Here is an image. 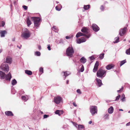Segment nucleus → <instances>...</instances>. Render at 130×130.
I'll list each match as a JSON object with an SVG mask.
<instances>
[{
	"mask_svg": "<svg viewBox=\"0 0 130 130\" xmlns=\"http://www.w3.org/2000/svg\"><path fill=\"white\" fill-rule=\"evenodd\" d=\"M123 87H122V88L120 90L117 91V92H120L123 91Z\"/></svg>",
	"mask_w": 130,
	"mask_h": 130,
	"instance_id": "39",
	"label": "nucleus"
},
{
	"mask_svg": "<svg viewBox=\"0 0 130 130\" xmlns=\"http://www.w3.org/2000/svg\"><path fill=\"white\" fill-rule=\"evenodd\" d=\"M108 114H106V115H105V117L106 118V119L108 117Z\"/></svg>",
	"mask_w": 130,
	"mask_h": 130,
	"instance_id": "54",
	"label": "nucleus"
},
{
	"mask_svg": "<svg viewBox=\"0 0 130 130\" xmlns=\"http://www.w3.org/2000/svg\"><path fill=\"white\" fill-rule=\"evenodd\" d=\"M60 113L61 114V115L63 113V111L61 110H60Z\"/></svg>",
	"mask_w": 130,
	"mask_h": 130,
	"instance_id": "51",
	"label": "nucleus"
},
{
	"mask_svg": "<svg viewBox=\"0 0 130 130\" xmlns=\"http://www.w3.org/2000/svg\"><path fill=\"white\" fill-rule=\"evenodd\" d=\"M119 111H123V110L122 109H119Z\"/></svg>",
	"mask_w": 130,
	"mask_h": 130,
	"instance_id": "58",
	"label": "nucleus"
},
{
	"mask_svg": "<svg viewBox=\"0 0 130 130\" xmlns=\"http://www.w3.org/2000/svg\"><path fill=\"white\" fill-rule=\"evenodd\" d=\"M120 97V95H119L117 96L116 98V100L117 101V100H118L119 99Z\"/></svg>",
	"mask_w": 130,
	"mask_h": 130,
	"instance_id": "42",
	"label": "nucleus"
},
{
	"mask_svg": "<svg viewBox=\"0 0 130 130\" xmlns=\"http://www.w3.org/2000/svg\"><path fill=\"white\" fill-rule=\"evenodd\" d=\"M25 72L26 74L29 75H31L32 74V72L30 70H25Z\"/></svg>",
	"mask_w": 130,
	"mask_h": 130,
	"instance_id": "22",
	"label": "nucleus"
},
{
	"mask_svg": "<svg viewBox=\"0 0 130 130\" xmlns=\"http://www.w3.org/2000/svg\"><path fill=\"white\" fill-rule=\"evenodd\" d=\"M2 25L3 27L4 26L5 24V22L4 21H3L2 22Z\"/></svg>",
	"mask_w": 130,
	"mask_h": 130,
	"instance_id": "46",
	"label": "nucleus"
},
{
	"mask_svg": "<svg viewBox=\"0 0 130 130\" xmlns=\"http://www.w3.org/2000/svg\"><path fill=\"white\" fill-rule=\"evenodd\" d=\"M127 28L126 27H125L121 29L119 32L120 35L121 36H123L126 33Z\"/></svg>",
	"mask_w": 130,
	"mask_h": 130,
	"instance_id": "9",
	"label": "nucleus"
},
{
	"mask_svg": "<svg viewBox=\"0 0 130 130\" xmlns=\"http://www.w3.org/2000/svg\"><path fill=\"white\" fill-rule=\"evenodd\" d=\"M105 7L103 5H101L100 7V9L102 11H103L104 10Z\"/></svg>",
	"mask_w": 130,
	"mask_h": 130,
	"instance_id": "36",
	"label": "nucleus"
},
{
	"mask_svg": "<svg viewBox=\"0 0 130 130\" xmlns=\"http://www.w3.org/2000/svg\"><path fill=\"white\" fill-rule=\"evenodd\" d=\"M86 39L84 38H81L77 40V42L78 43H82L85 42Z\"/></svg>",
	"mask_w": 130,
	"mask_h": 130,
	"instance_id": "13",
	"label": "nucleus"
},
{
	"mask_svg": "<svg viewBox=\"0 0 130 130\" xmlns=\"http://www.w3.org/2000/svg\"><path fill=\"white\" fill-rule=\"evenodd\" d=\"M99 65V63L98 61H96L93 70V71L94 72H95L97 71L98 66Z\"/></svg>",
	"mask_w": 130,
	"mask_h": 130,
	"instance_id": "11",
	"label": "nucleus"
},
{
	"mask_svg": "<svg viewBox=\"0 0 130 130\" xmlns=\"http://www.w3.org/2000/svg\"><path fill=\"white\" fill-rule=\"evenodd\" d=\"M30 36V34L28 31L24 32L22 33L21 37L25 39L29 38Z\"/></svg>",
	"mask_w": 130,
	"mask_h": 130,
	"instance_id": "8",
	"label": "nucleus"
},
{
	"mask_svg": "<svg viewBox=\"0 0 130 130\" xmlns=\"http://www.w3.org/2000/svg\"><path fill=\"white\" fill-rule=\"evenodd\" d=\"M16 3V2L15 1L14 2V4H15V3Z\"/></svg>",
	"mask_w": 130,
	"mask_h": 130,
	"instance_id": "59",
	"label": "nucleus"
},
{
	"mask_svg": "<svg viewBox=\"0 0 130 130\" xmlns=\"http://www.w3.org/2000/svg\"><path fill=\"white\" fill-rule=\"evenodd\" d=\"M126 53L127 54L130 55V47L126 50Z\"/></svg>",
	"mask_w": 130,
	"mask_h": 130,
	"instance_id": "32",
	"label": "nucleus"
},
{
	"mask_svg": "<svg viewBox=\"0 0 130 130\" xmlns=\"http://www.w3.org/2000/svg\"><path fill=\"white\" fill-rule=\"evenodd\" d=\"M126 60H124L121 61L120 66H122L123 64L126 62Z\"/></svg>",
	"mask_w": 130,
	"mask_h": 130,
	"instance_id": "29",
	"label": "nucleus"
},
{
	"mask_svg": "<svg viewBox=\"0 0 130 130\" xmlns=\"http://www.w3.org/2000/svg\"><path fill=\"white\" fill-rule=\"evenodd\" d=\"M119 37H117L115 39V41H113L114 43H116L119 41Z\"/></svg>",
	"mask_w": 130,
	"mask_h": 130,
	"instance_id": "26",
	"label": "nucleus"
},
{
	"mask_svg": "<svg viewBox=\"0 0 130 130\" xmlns=\"http://www.w3.org/2000/svg\"><path fill=\"white\" fill-rule=\"evenodd\" d=\"M31 22L28 18H27V23L28 26H29L31 24Z\"/></svg>",
	"mask_w": 130,
	"mask_h": 130,
	"instance_id": "23",
	"label": "nucleus"
},
{
	"mask_svg": "<svg viewBox=\"0 0 130 130\" xmlns=\"http://www.w3.org/2000/svg\"><path fill=\"white\" fill-rule=\"evenodd\" d=\"M47 48L48 50H51V47L50 45H48Z\"/></svg>",
	"mask_w": 130,
	"mask_h": 130,
	"instance_id": "47",
	"label": "nucleus"
},
{
	"mask_svg": "<svg viewBox=\"0 0 130 130\" xmlns=\"http://www.w3.org/2000/svg\"><path fill=\"white\" fill-rule=\"evenodd\" d=\"M85 34L84 33H82L80 32H78L76 35V38H78L81 36H84Z\"/></svg>",
	"mask_w": 130,
	"mask_h": 130,
	"instance_id": "20",
	"label": "nucleus"
},
{
	"mask_svg": "<svg viewBox=\"0 0 130 130\" xmlns=\"http://www.w3.org/2000/svg\"><path fill=\"white\" fill-rule=\"evenodd\" d=\"M104 53L101 54L99 57L101 59H103L104 58Z\"/></svg>",
	"mask_w": 130,
	"mask_h": 130,
	"instance_id": "33",
	"label": "nucleus"
},
{
	"mask_svg": "<svg viewBox=\"0 0 130 130\" xmlns=\"http://www.w3.org/2000/svg\"><path fill=\"white\" fill-rule=\"evenodd\" d=\"M70 38V37L69 36H66V39H69Z\"/></svg>",
	"mask_w": 130,
	"mask_h": 130,
	"instance_id": "53",
	"label": "nucleus"
},
{
	"mask_svg": "<svg viewBox=\"0 0 130 130\" xmlns=\"http://www.w3.org/2000/svg\"><path fill=\"white\" fill-rule=\"evenodd\" d=\"M17 83V82L15 79H13L12 81V85H15Z\"/></svg>",
	"mask_w": 130,
	"mask_h": 130,
	"instance_id": "30",
	"label": "nucleus"
},
{
	"mask_svg": "<svg viewBox=\"0 0 130 130\" xmlns=\"http://www.w3.org/2000/svg\"><path fill=\"white\" fill-rule=\"evenodd\" d=\"M128 112H129V113H130V111H129Z\"/></svg>",
	"mask_w": 130,
	"mask_h": 130,
	"instance_id": "62",
	"label": "nucleus"
},
{
	"mask_svg": "<svg viewBox=\"0 0 130 130\" xmlns=\"http://www.w3.org/2000/svg\"><path fill=\"white\" fill-rule=\"evenodd\" d=\"M121 100L122 101H123L125 100V97L124 96H122L121 97Z\"/></svg>",
	"mask_w": 130,
	"mask_h": 130,
	"instance_id": "40",
	"label": "nucleus"
},
{
	"mask_svg": "<svg viewBox=\"0 0 130 130\" xmlns=\"http://www.w3.org/2000/svg\"><path fill=\"white\" fill-rule=\"evenodd\" d=\"M62 72L64 73L63 75L65 76L64 79H65L66 78V77L68 76L69 75L67 73V72Z\"/></svg>",
	"mask_w": 130,
	"mask_h": 130,
	"instance_id": "35",
	"label": "nucleus"
},
{
	"mask_svg": "<svg viewBox=\"0 0 130 130\" xmlns=\"http://www.w3.org/2000/svg\"><path fill=\"white\" fill-rule=\"evenodd\" d=\"M39 71L41 73V74L43 72V69L42 67H41L39 69Z\"/></svg>",
	"mask_w": 130,
	"mask_h": 130,
	"instance_id": "34",
	"label": "nucleus"
},
{
	"mask_svg": "<svg viewBox=\"0 0 130 130\" xmlns=\"http://www.w3.org/2000/svg\"><path fill=\"white\" fill-rule=\"evenodd\" d=\"M52 29L55 32H57L58 30V29L56 28V27L54 26L53 27Z\"/></svg>",
	"mask_w": 130,
	"mask_h": 130,
	"instance_id": "28",
	"label": "nucleus"
},
{
	"mask_svg": "<svg viewBox=\"0 0 130 130\" xmlns=\"http://www.w3.org/2000/svg\"><path fill=\"white\" fill-rule=\"evenodd\" d=\"M80 61L81 63H84L86 61V59L84 57H83L80 59Z\"/></svg>",
	"mask_w": 130,
	"mask_h": 130,
	"instance_id": "19",
	"label": "nucleus"
},
{
	"mask_svg": "<svg viewBox=\"0 0 130 130\" xmlns=\"http://www.w3.org/2000/svg\"><path fill=\"white\" fill-rule=\"evenodd\" d=\"M90 112L92 115H94L97 112V107L95 106H91L90 107Z\"/></svg>",
	"mask_w": 130,
	"mask_h": 130,
	"instance_id": "7",
	"label": "nucleus"
},
{
	"mask_svg": "<svg viewBox=\"0 0 130 130\" xmlns=\"http://www.w3.org/2000/svg\"><path fill=\"white\" fill-rule=\"evenodd\" d=\"M21 98L22 99L25 101H26L28 99V97L25 96H22Z\"/></svg>",
	"mask_w": 130,
	"mask_h": 130,
	"instance_id": "27",
	"label": "nucleus"
},
{
	"mask_svg": "<svg viewBox=\"0 0 130 130\" xmlns=\"http://www.w3.org/2000/svg\"><path fill=\"white\" fill-rule=\"evenodd\" d=\"M81 31L83 33L85 34V36L87 38H89L91 36L89 32V30L88 28L86 27H83L81 30Z\"/></svg>",
	"mask_w": 130,
	"mask_h": 130,
	"instance_id": "3",
	"label": "nucleus"
},
{
	"mask_svg": "<svg viewBox=\"0 0 130 130\" xmlns=\"http://www.w3.org/2000/svg\"><path fill=\"white\" fill-rule=\"evenodd\" d=\"M130 125V122L126 124V126H129Z\"/></svg>",
	"mask_w": 130,
	"mask_h": 130,
	"instance_id": "52",
	"label": "nucleus"
},
{
	"mask_svg": "<svg viewBox=\"0 0 130 130\" xmlns=\"http://www.w3.org/2000/svg\"><path fill=\"white\" fill-rule=\"evenodd\" d=\"M23 7L25 10H27V7L26 6L24 5L23 6Z\"/></svg>",
	"mask_w": 130,
	"mask_h": 130,
	"instance_id": "44",
	"label": "nucleus"
},
{
	"mask_svg": "<svg viewBox=\"0 0 130 130\" xmlns=\"http://www.w3.org/2000/svg\"><path fill=\"white\" fill-rule=\"evenodd\" d=\"M2 130V129H1V130Z\"/></svg>",
	"mask_w": 130,
	"mask_h": 130,
	"instance_id": "64",
	"label": "nucleus"
},
{
	"mask_svg": "<svg viewBox=\"0 0 130 130\" xmlns=\"http://www.w3.org/2000/svg\"><path fill=\"white\" fill-rule=\"evenodd\" d=\"M36 55L38 56H39L40 55V53L39 52L37 51L35 52Z\"/></svg>",
	"mask_w": 130,
	"mask_h": 130,
	"instance_id": "38",
	"label": "nucleus"
},
{
	"mask_svg": "<svg viewBox=\"0 0 130 130\" xmlns=\"http://www.w3.org/2000/svg\"><path fill=\"white\" fill-rule=\"evenodd\" d=\"M56 3H57V4H58V3H59V2H57V1L56 2Z\"/></svg>",
	"mask_w": 130,
	"mask_h": 130,
	"instance_id": "61",
	"label": "nucleus"
},
{
	"mask_svg": "<svg viewBox=\"0 0 130 130\" xmlns=\"http://www.w3.org/2000/svg\"><path fill=\"white\" fill-rule=\"evenodd\" d=\"M90 58L91 60H93L94 59V58L93 56H92L90 57Z\"/></svg>",
	"mask_w": 130,
	"mask_h": 130,
	"instance_id": "45",
	"label": "nucleus"
},
{
	"mask_svg": "<svg viewBox=\"0 0 130 130\" xmlns=\"http://www.w3.org/2000/svg\"><path fill=\"white\" fill-rule=\"evenodd\" d=\"M74 125L76 127H77V124L75 122H73V123Z\"/></svg>",
	"mask_w": 130,
	"mask_h": 130,
	"instance_id": "50",
	"label": "nucleus"
},
{
	"mask_svg": "<svg viewBox=\"0 0 130 130\" xmlns=\"http://www.w3.org/2000/svg\"><path fill=\"white\" fill-rule=\"evenodd\" d=\"M7 31L5 30L2 31L0 32L1 36V37H3L5 36V35L7 34Z\"/></svg>",
	"mask_w": 130,
	"mask_h": 130,
	"instance_id": "17",
	"label": "nucleus"
},
{
	"mask_svg": "<svg viewBox=\"0 0 130 130\" xmlns=\"http://www.w3.org/2000/svg\"><path fill=\"white\" fill-rule=\"evenodd\" d=\"M38 48L39 49V50H41V47L40 45H38Z\"/></svg>",
	"mask_w": 130,
	"mask_h": 130,
	"instance_id": "55",
	"label": "nucleus"
},
{
	"mask_svg": "<svg viewBox=\"0 0 130 130\" xmlns=\"http://www.w3.org/2000/svg\"><path fill=\"white\" fill-rule=\"evenodd\" d=\"M92 28L93 30L96 32L98 31L100 29L99 27L95 24H93Z\"/></svg>",
	"mask_w": 130,
	"mask_h": 130,
	"instance_id": "12",
	"label": "nucleus"
},
{
	"mask_svg": "<svg viewBox=\"0 0 130 130\" xmlns=\"http://www.w3.org/2000/svg\"><path fill=\"white\" fill-rule=\"evenodd\" d=\"M5 114L8 116H13V114L11 111H7L5 112Z\"/></svg>",
	"mask_w": 130,
	"mask_h": 130,
	"instance_id": "16",
	"label": "nucleus"
},
{
	"mask_svg": "<svg viewBox=\"0 0 130 130\" xmlns=\"http://www.w3.org/2000/svg\"><path fill=\"white\" fill-rule=\"evenodd\" d=\"M82 67H83V66ZM84 67H83V68L82 67L80 69V71L81 72H83L84 71Z\"/></svg>",
	"mask_w": 130,
	"mask_h": 130,
	"instance_id": "48",
	"label": "nucleus"
},
{
	"mask_svg": "<svg viewBox=\"0 0 130 130\" xmlns=\"http://www.w3.org/2000/svg\"><path fill=\"white\" fill-rule=\"evenodd\" d=\"M69 80H67L66 82L67 84H68L69 83Z\"/></svg>",
	"mask_w": 130,
	"mask_h": 130,
	"instance_id": "57",
	"label": "nucleus"
},
{
	"mask_svg": "<svg viewBox=\"0 0 130 130\" xmlns=\"http://www.w3.org/2000/svg\"><path fill=\"white\" fill-rule=\"evenodd\" d=\"M114 66L115 65L113 64H109L106 67V68L107 70H109L113 68Z\"/></svg>",
	"mask_w": 130,
	"mask_h": 130,
	"instance_id": "15",
	"label": "nucleus"
},
{
	"mask_svg": "<svg viewBox=\"0 0 130 130\" xmlns=\"http://www.w3.org/2000/svg\"><path fill=\"white\" fill-rule=\"evenodd\" d=\"M92 123V121H90L89 122V124H91Z\"/></svg>",
	"mask_w": 130,
	"mask_h": 130,
	"instance_id": "56",
	"label": "nucleus"
},
{
	"mask_svg": "<svg viewBox=\"0 0 130 130\" xmlns=\"http://www.w3.org/2000/svg\"><path fill=\"white\" fill-rule=\"evenodd\" d=\"M56 10H58V11H59L61 9V8H60L59 6H57L56 7Z\"/></svg>",
	"mask_w": 130,
	"mask_h": 130,
	"instance_id": "37",
	"label": "nucleus"
},
{
	"mask_svg": "<svg viewBox=\"0 0 130 130\" xmlns=\"http://www.w3.org/2000/svg\"><path fill=\"white\" fill-rule=\"evenodd\" d=\"M61 100V97L58 96L54 98V102L57 104L60 103Z\"/></svg>",
	"mask_w": 130,
	"mask_h": 130,
	"instance_id": "10",
	"label": "nucleus"
},
{
	"mask_svg": "<svg viewBox=\"0 0 130 130\" xmlns=\"http://www.w3.org/2000/svg\"><path fill=\"white\" fill-rule=\"evenodd\" d=\"M90 7V5H84V8L85 10H87Z\"/></svg>",
	"mask_w": 130,
	"mask_h": 130,
	"instance_id": "24",
	"label": "nucleus"
},
{
	"mask_svg": "<svg viewBox=\"0 0 130 130\" xmlns=\"http://www.w3.org/2000/svg\"><path fill=\"white\" fill-rule=\"evenodd\" d=\"M55 114H58L60 116L61 115V114L60 113V110H56L55 112Z\"/></svg>",
	"mask_w": 130,
	"mask_h": 130,
	"instance_id": "31",
	"label": "nucleus"
},
{
	"mask_svg": "<svg viewBox=\"0 0 130 130\" xmlns=\"http://www.w3.org/2000/svg\"><path fill=\"white\" fill-rule=\"evenodd\" d=\"M106 71L101 69H100L97 73V76L98 77H103L105 76Z\"/></svg>",
	"mask_w": 130,
	"mask_h": 130,
	"instance_id": "4",
	"label": "nucleus"
},
{
	"mask_svg": "<svg viewBox=\"0 0 130 130\" xmlns=\"http://www.w3.org/2000/svg\"><path fill=\"white\" fill-rule=\"evenodd\" d=\"M31 19L34 21V26L36 27L37 28L39 27L40 25L39 22L40 20L39 18L32 17Z\"/></svg>",
	"mask_w": 130,
	"mask_h": 130,
	"instance_id": "6",
	"label": "nucleus"
},
{
	"mask_svg": "<svg viewBox=\"0 0 130 130\" xmlns=\"http://www.w3.org/2000/svg\"><path fill=\"white\" fill-rule=\"evenodd\" d=\"M97 80L98 86L99 87L101 86L102 84L101 80L100 79H97Z\"/></svg>",
	"mask_w": 130,
	"mask_h": 130,
	"instance_id": "21",
	"label": "nucleus"
},
{
	"mask_svg": "<svg viewBox=\"0 0 130 130\" xmlns=\"http://www.w3.org/2000/svg\"><path fill=\"white\" fill-rule=\"evenodd\" d=\"M113 108L112 106H111L108 109V112L110 114L112 113L113 111Z\"/></svg>",
	"mask_w": 130,
	"mask_h": 130,
	"instance_id": "18",
	"label": "nucleus"
},
{
	"mask_svg": "<svg viewBox=\"0 0 130 130\" xmlns=\"http://www.w3.org/2000/svg\"><path fill=\"white\" fill-rule=\"evenodd\" d=\"M49 116L48 115H44L43 116V118L44 119L46 118Z\"/></svg>",
	"mask_w": 130,
	"mask_h": 130,
	"instance_id": "43",
	"label": "nucleus"
},
{
	"mask_svg": "<svg viewBox=\"0 0 130 130\" xmlns=\"http://www.w3.org/2000/svg\"><path fill=\"white\" fill-rule=\"evenodd\" d=\"M0 68L2 70L6 73H7L9 70V67L8 64L5 62L2 64Z\"/></svg>",
	"mask_w": 130,
	"mask_h": 130,
	"instance_id": "5",
	"label": "nucleus"
},
{
	"mask_svg": "<svg viewBox=\"0 0 130 130\" xmlns=\"http://www.w3.org/2000/svg\"><path fill=\"white\" fill-rule=\"evenodd\" d=\"M2 50H0V53L2 52Z\"/></svg>",
	"mask_w": 130,
	"mask_h": 130,
	"instance_id": "60",
	"label": "nucleus"
},
{
	"mask_svg": "<svg viewBox=\"0 0 130 130\" xmlns=\"http://www.w3.org/2000/svg\"><path fill=\"white\" fill-rule=\"evenodd\" d=\"M84 128V126L83 125L80 124L78 125V129L80 130L82 129H83Z\"/></svg>",
	"mask_w": 130,
	"mask_h": 130,
	"instance_id": "25",
	"label": "nucleus"
},
{
	"mask_svg": "<svg viewBox=\"0 0 130 130\" xmlns=\"http://www.w3.org/2000/svg\"><path fill=\"white\" fill-rule=\"evenodd\" d=\"M11 78V74L10 72L6 75L5 73L1 71H0V78L1 79H5L7 80L10 81Z\"/></svg>",
	"mask_w": 130,
	"mask_h": 130,
	"instance_id": "1",
	"label": "nucleus"
},
{
	"mask_svg": "<svg viewBox=\"0 0 130 130\" xmlns=\"http://www.w3.org/2000/svg\"><path fill=\"white\" fill-rule=\"evenodd\" d=\"M6 62L7 63L10 64L12 61V58L9 56H7L6 58Z\"/></svg>",
	"mask_w": 130,
	"mask_h": 130,
	"instance_id": "14",
	"label": "nucleus"
},
{
	"mask_svg": "<svg viewBox=\"0 0 130 130\" xmlns=\"http://www.w3.org/2000/svg\"><path fill=\"white\" fill-rule=\"evenodd\" d=\"M129 42H130V41H129Z\"/></svg>",
	"mask_w": 130,
	"mask_h": 130,
	"instance_id": "63",
	"label": "nucleus"
},
{
	"mask_svg": "<svg viewBox=\"0 0 130 130\" xmlns=\"http://www.w3.org/2000/svg\"><path fill=\"white\" fill-rule=\"evenodd\" d=\"M74 52L72 47H69L67 49L66 53L67 56L70 57H73Z\"/></svg>",
	"mask_w": 130,
	"mask_h": 130,
	"instance_id": "2",
	"label": "nucleus"
},
{
	"mask_svg": "<svg viewBox=\"0 0 130 130\" xmlns=\"http://www.w3.org/2000/svg\"><path fill=\"white\" fill-rule=\"evenodd\" d=\"M77 92L79 93V94H81L82 93L80 90L79 89H77L76 91Z\"/></svg>",
	"mask_w": 130,
	"mask_h": 130,
	"instance_id": "41",
	"label": "nucleus"
},
{
	"mask_svg": "<svg viewBox=\"0 0 130 130\" xmlns=\"http://www.w3.org/2000/svg\"><path fill=\"white\" fill-rule=\"evenodd\" d=\"M73 105L74 106H75V107H76L77 106V105L76 104V103L75 102H74L73 103Z\"/></svg>",
	"mask_w": 130,
	"mask_h": 130,
	"instance_id": "49",
	"label": "nucleus"
}]
</instances>
